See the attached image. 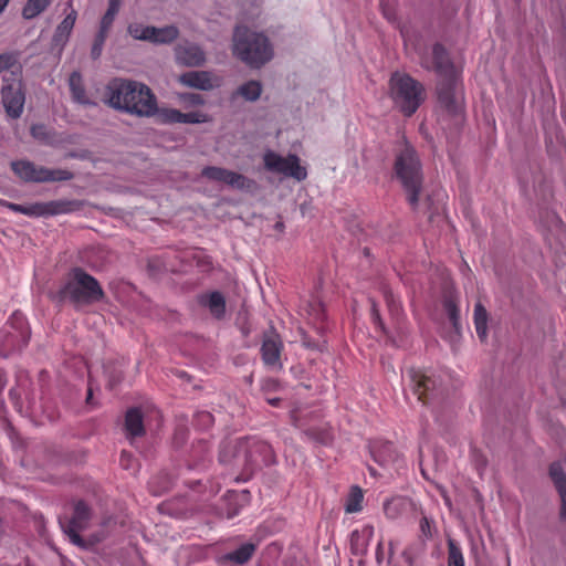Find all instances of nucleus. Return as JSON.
Segmentation results:
<instances>
[{"instance_id": "1", "label": "nucleus", "mask_w": 566, "mask_h": 566, "mask_svg": "<svg viewBox=\"0 0 566 566\" xmlns=\"http://www.w3.org/2000/svg\"><path fill=\"white\" fill-rule=\"evenodd\" d=\"M421 66L433 70L440 77L437 84L439 104L452 115L462 112V95L460 71L455 67L446 48L436 43L432 48V59L421 60Z\"/></svg>"}, {"instance_id": "2", "label": "nucleus", "mask_w": 566, "mask_h": 566, "mask_svg": "<svg viewBox=\"0 0 566 566\" xmlns=\"http://www.w3.org/2000/svg\"><path fill=\"white\" fill-rule=\"evenodd\" d=\"M106 97L111 107L138 117H151L158 112L151 90L136 81L112 80L106 86Z\"/></svg>"}, {"instance_id": "3", "label": "nucleus", "mask_w": 566, "mask_h": 566, "mask_svg": "<svg viewBox=\"0 0 566 566\" xmlns=\"http://www.w3.org/2000/svg\"><path fill=\"white\" fill-rule=\"evenodd\" d=\"M105 292L99 282L84 269L72 268L65 275L60 289L51 298L62 304L69 302L75 310L103 301Z\"/></svg>"}, {"instance_id": "4", "label": "nucleus", "mask_w": 566, "mask_h": 566, "mask_svg": "<svg viewBox=\"0 0 566 566\" xmlns=\"http://www.w3.org/2000/svg\"><path fill=\"white\" fill-rule=\"evenodd\" d=\"M394 172L412 210L418 208L423 185L422 165L415 148L406 143L396 156Z\"/></svg>"}, {"instance_id": "5", "label": "nucleus", "mask_w": 566, "mask_h": 566, "mask_svg": "<svg viewBox=\"0 0 566 566\" xmlns=\"http://www.w3.org/2000/svg\"><path fill=\"white\" fill-rule=\"evenodd\" d=\"M233 53L251 67H260L271 60L273 51L264 34L239 25L233 34Z\"/></svg>"}, {"instance_id": "6", "label": "nucleus", "mask_w": 566, "mask_h": 566, "mask_svg": "<svg viewBox=\"0 0 566 566\" xmlns=\"http://www.w3.org/2000/svg\"><path fill=\"white\" fill-rule=\"evenodd\" d=\"M389 96L406 117H411L424 102V86L407 73L394 72L389 80Z\"/></svg>"}, {"instance_id": "7", "label": "nucleus", "mask_w": 566, "mask_h": 566, "mask_svg": "<svg viewBox=\"0 0 566 566\" xmlns=\"http://www.w3.org/2000/svg\"><path fill=\"white\" fill-rule=\"evenodd\" d=\"M11 169L25 182L67 181L74 178V174L67 169H50L29 160L12 161Z\"/></svg>"}, {"instance_id": "8", "label": "nucleus", "mask_w": 566, "mask_h": 566, "mask_svg": "<svg viewBox=\"0 0 566 566\" xmlns=\"http://www.w3.org/2000/svg\"><path fill=\"white\" fill-rule=\"evenodd\" d=\"M4 334L0 349L2 356L7 357L11 353L24 348L31 337L27 317L19 311L13 312L6 325Z\"/></svg>"}, {"instance_id": "9", "label": "nucleus", "mask_w": 566, "mask_h": 566, "mask_svg": "<svg viewBox=\"0 0 566 566\" xmlns=\"http://www.w3.org/2000/svg\"><path fill=\"white\" fill-rule=\"evenodd\" d=\"M1 101L6 114L13 119L21 117L25 103V92L21 78L14 76L3 77Z\"/></svg>"}, {"instance_id": "10", "label": "nucleus", "mask_w": 566, "mask_h": 566, "mask_svg": "<svg viewBox=\"0 0 566 566\" xmlns=\"http://www.w3.org/2000/svg\"><path fill=\"white\" fill-rule=\"evenodd\" d=\"M264 167L272 172L282 174L286 177H292L297 181L306 179V168L301 166L300 158L296 155L290 154L282 157L274 151H268L263 157Z\"/></svg>"}, {"instance_id": "11", "label": "nucleus", "mask_w": 566, "mask_h": 566, "mask_svg": "<svg viewBox=\"0 0 566 566\" xmlns=\"http://www.w3.org/2000/svg\"><path fill=\"white\" fill-rule=\"evenodd\" d=\"M243 452L245 462L252 468L270 465L274 462L273 450L266 442L256 439H242L237 442V454Z\"/></svg>"}, {"instance_id": "12", "label": "nucleus", "mask_w": 566, "mask_h": 566, "mask_svg": "<svg viewBox=\"0 0 566 566\" xmlns=\"http://www.w3.org/2000/svg\"><path fill=\"white\" fill-rule=\"evenodd\" d=\"M201 175L207 179L223 182L238 190L251 191L256 187V184L253 179L221 167H205L201 171Z\"/></svg>"}, {"instance_id": "13", "label": "nucleus", "mask_w": 566, "mask_h": 566, "mask_svg": "<svg viewBox=\"0 0 566 566\" xmlns=\"http://www.w3.org/2000/svg\"><path fill=\"white\" fill-rule=\"evenodd\" d=\"M409 377L412 382V390L419 401L427 405L438 396L437 380L432 376L420 369H410Z\"/></svg>"}, {"instance_id": "14", "label": "nucleus", "mask_w": 566, "mask_h": 566, "mask_svg": "<svg viewBox=\"0 0 566 566\" xmlns=\"http://www.w3.org/2000/svg\"><path fill=\"white\" fill-rule=\"evenodd\" d=\"M92 513L91 509L84 501H77L74 504L73 515L69 522L65 532L69 534L71 541L75 544L82 543L80 532L88 526Z\"/></svg>"}, {"instance_id": "15", "label": "nucleus", "mask_w": 566, "mask_h": 566, "mask_svg": "<svg viewBox=\"0 0 566 566\" xmlns=\"http://www.w3.org/2000/svg\"><path fill=\"white\" fill-rule=\"evenodd\" d=\"M177 63L185 66H201L206 62L205 51L197 44L185 41L175 48Z\"/></svg>"}, {"instance_id": "16", "label": "nucleus", "mask_w": 566, "mask_h": 566, "mask_svg": "<svg viewBox=\"0 0 566 566\" xmlns=\"http://www.w3.org/2000/svg\"><path fill=\"white\" fill-rule=\"evenodd\" d=\"M283 344L277 334L264 337L261 346V356L264 365L282 368L280 361Z\"/></svg>"}, {"instance_id": "17", "label": "nucleus", "mask_w": 566, "mask_h": 566, "mask_svg": "<svg viewBox=\"0 0 566 566\" xmlns=\"http://www.w3.org/2000/svg\"><path fill=\"white\" fill-rule=\"evenodd\" d=\"M301 314L305 315L308 322L316 328H323L326 313L324 304L317 296H312L302 304Z\"/></svg>"}, {"instance_id": "18", "label": "nucleus", "mask_w": 566, "mask_h": 566, "mask_svg": "<svg viewBox=\"0 0 566 566\" xmlns=\"http://www.w3.org/2000/svg\"><path fill=\"white\" fill-rule=\"evenodd\" d=\"M198 303L207 307L210 314L217 319H221L226 315V298L219 291L200 294L198 296Z\"/></svg>"}, {"instance_id": "19", "label": "nucleus", "mask_w": 566, "mask_h": 566, "mask_svg": "<svg viewBox=\"0 0 566 566\" xmlns=\"http://www.w3.org/2000/svg\"><path fill=\"white\" fill-rule=\"evenodd\" d=\"M179 82L186 86L209 91L213 88L211 74L207 71H190L180 75Z\"/></svg>"}, {"instance_id": "20", "label": "nucleus", "mask_w": 566, "mask_h": 566, "mask_svg": "<svg viewBox=\"0 0 566 566\" xmlns=\"http://www.w3.org/2000/svg\"><path fill=\"white\" fill-rule=\"evenodd\" d=\"M412 503L405 496H394L384 503V513L389 520H398L407 514Z\"/></svg>"}, {"instance_id": "21", "label": "nucleus", "mask_w": 566, "mask_h": 566, "mask_svg": "<svg viewBox=\"0 0 566 566\" xmlns=\"http://www.w3.org/2000/svg\"><path fill=\"white\" fill-rule=\"evenodd\" d=\"M83 203L78 200L59 199L45 202L46 217L67 214L82 209Z\"/></svg>"}, {"instance_id": "22", "label": "nucleus", "mask_w": 566, "mask_h": 566, "mask_svg": "<svg viewBox=\"0 0 566 566\" xmlns=\"http://www.w3.org/2000/svg\"><path fill=\"white\" fill-rule=\"evenodd\" d=\"M125 430L129 438L142 437L145 433L143 413L139 408H130L125 416Z\"/></svg>"}, {"instance_id": "23", "label": "nucleus", "mask_w": 566, "mask_h": 566, "mask_svg": "<svg viewBox=\"0 0 566 566\" xmlns=\"http://www.w3.org/2000/svg\"><path fill=\"white\" fill-rule=\"evenodd\" d=\"M256 546L252 543H245L233 552L223 555L220 558L221 564L230 563L234 565H243L251 559Z\"/></svg>"}, {"instance_id": "24", "label": "nucleus", "mask_w": 566, "mask_h": 566, "mask_svg": "<svg viewBox=\"0 0 566 566\" xmlns=\"http://www.w3.org/2000/svg\"><path fill=\"white\" fill-rule=\"evenodd\" d=\"M69 86L74 102L82 105L91 104V101L85 91L82 75L78 71H74L71 73L69 77Z\"/></svg>"}, {"instance_id": "25", "label": "nucleus", "mask_w": 566, "mask_h": 566, "mask_svg": "<svg viewBox=\"0 0 566 566\" xmlns=\"http://www.w3.org/2000/svg\"><path fill=\"white\" fill-rule=\"evenodd\" d=\"M148 32L150 33L149 42L155 44H169L179 35V30L174 25H166L163 28L150 25Z\"/></svg>"}, {"instance_id": "26", "label": "nucleus", "mask_w": 566, "mask_h": 566, "mask_svg": "<svg viewBox=\"0 0 566 566\" xmlns=\"http://www.w3.org/2000/svg\"><path fill=\"white\" fill-rule=\"evenodd\" d=\"M370 452L376 462L386 465L395 460L396 451L391 442H376L370 446Z\"/></svg>"}, {"instance_id": "27", "label": "nucleus", "mask_w": 566, "mask_h": 566, "mask_svg": "<svg viewBox=\"0 0 566 566\" xmlns=\"http://www.w3.org/2000/svg\"><path fill=\"white\" fill-rule=\"evenodd\" d=\"M77 12L72 8L62 22L57 25L54 34L55 42L66 41L74 28Z\"/></svg>"}, {"instance_id": "28", "label": "nucleus", "mask_w": 566, "mask_h": 566, "mask_svg": "<svg viewBox=\"0 0 566 566\" xmlns=\"http://www.w3.org/2000/svg\"><path fill=\"white\" fill-rule=\"evenodd\" d=\"M488 312L485 307L479 302L474 306V326L478 337L484 342L488 337Z\"/></svg>"}, {"instance_id": "29", "label": "nucleus", "mask_w": 566, "mask_h": 566, "mask_svg": "<svg viewBox=\"0 0 566 566\" xmlns=\"http://www.w3.org/2000/svg\"><path fill=\"white\" fill-rule=\"evenodd\" d=\"M549 478L558 494L566 492V473L559 462H553L548 469Z\"/></svg>"}, {"instance_id": "30", "label": "nucleus", "mask_w": 566, "mask_h": 566, "mask_svg": "<svg viewBox=\"0 0 566 566\" xmlns=\"http://www.w3.org/2000/svg\"><path fill=\"white\" fill-rule=\"evenodd\" d=\"M52 0H28L22 8V17L25 20H32L51 4Z\"/></svg>"}, {"instance_id": "31", "label": "nucleus", "mask_w": 566, "mask_h": 566, "mask_svg": "<svg viewBox=\"0 0 566 566\" xmlns=\"http://www.w3.org/2000/svg\"><path fill=\"white\" fill-rule=\"evenodd\" d=\"M262 93L261 83L258 81H249L241 85L237 94L242 96L244 99L253 102L256 101Z\"/></svg>"}, {"instance_id": "32", "label": "nucleus", "mask_w": 566, "mask_h": 566, "mask_svg": "<svg viewBox=\"0 0 566 566\" xmlns=\"http://www.w3.org/2000/svg\"><path fill=\"white\" fill-rule=\"evenodd\" d=\"M448 566H464L462 549L452 538H448Z\"/></svg>"}, {"instance_id": "33", "label": "nucleus", "mask_w": 566, "mask_h": 566, "mask_svg": "<svg viewBox=\"0 0 566 566\" xmlns=\"http://www.w3.org/2000/svg\"><path fill=\"white\" fill-rule=\"evenodd\" d=\"M364 495L358 486H354L346 501L345 511L346 513H357L363 509Z\"/></svg>"}, {"instance_id": "34", "label": "nucleus", "mask_w": 566, "mask_h": 566, "mask_svg": "<svg viewBox=\"0 0 566 566\" xmlns=\"http://www.w3.org/2000/svg\"><path fill=\"white\" fill-rule=\"evenodd\" d=\"M381 293L389 313L392 316H398L401 312V302L395 296L392 291L387 285L381 286Z\"/></svg>"}, {"instance_id": "35", "label": "nucleus", "mask_w": 566, "mask_h": 566, "mask_svg": "<svg viewBox=\"0 0 566 566\" xmlns=\"http://www.w3.org/2000/svg\"><path fill=\"white\" fill-rule=\"evenodd\" d=\"M33 138L44 144H52L53 135L50 129L43 124H33L30 128Z\"/></svg>"}, {"instance_id": "36", "label": "nucleus", "mask_w": 566, "mask_h": 566, "mask_svg": "<svg viewBox=\"0 0 566 566\" xmlns=\"http://www.w3.org/2000/svg\"><path fill=\"white\" fill-rule=\"evenodd\" d=\"M150 29V25H143L142 23H130L128 25V33L130 36H133L136 40L142 41H148L150 39V33L148 30Z\"/></svg>"}, {"instance_id": "37", "label": "nucleus", "mask_w": 566, "mask_h": 566, "mask_svg": "<svg viewBox=\"0 0 566 566\" xmlns=\"http://www.w3.org/2000/svg\"><path fill=\"white\" fill-rule=\"evenodd\" d=\"M444 310L449 316V319L455 329L459 328L460 311L455 302L448 297L443 302Z\"/></svg>"}, {"instance_id": "38", "label": "nucleus", "mask_w": 566, "mask_h": 566, "mask_svg": "<svg viewBox=\"0 0 566 566\" xmlns=\"http://www.w3.org/2000/svg\"><path fill=\"white\" fill-rule=\"evenodd\" d=\"M305 434L322 444H327L332 440L331 432L325 429L310 428L305 431Z\"/></svg>"}, {"instance_id": "39", "label": "nucleus", "mask_w": 566, "mask_h": 566, "mask_svg": "<svg viewBox=\"0 0 566 566\" xmlns=\"http://www.w3.org/2000/svg\"><path fill=\"white\" fill-rule=\"evenodd\" d=\"M107 34V32L98 30L91 50L92 59L96 60L101 56Z\"/></svg>"}, {"instance_id": "40", "label": "nucleus", "mask_w": 566, "mask_h": 566, "mask_svg": "<svg viewBox=\"0 0 566 566\" xmlns=\"http://www.w3.org/2000/svg\"><path fill=\"white\" fill-rule=\"evenodd\" d=\"M23 214L28 217H46L45 202H34L24 206Z\"/></svg>"}, {"instance_id": "41", "label": "nucleus", "mask_w": 566, "mask_h": 566, "mask_svg": "<svg viewBox=\"0 0 566 566\" xmlns=\"http://www.w3.org/2000/svg\"><path fill=\"white\" fill-rule=\"evenodd\" d=\"M18 63V53L7 52L0 54V73L7 71Z\"/></svg>"}, {"instance_id": "42", "label": "nucleus", "mask_w": 566, "mask_h": 566, "mask_svg": "<svg viewBox=\"0 0 566 566\" xmlns=\"http://www.w3.org/2000/svg\"><path fill=\"white\" fill-rule=\"evenodd\" d=\"M370 316H371V321H373V324L375 325V327L377 329H379L381 333L386 334V328H385L384 322L381 319L377 303L371 298H370Z\"/></svg>"}, {"instance_id": "43", "label": "nucleus", "mask_w": 566, "mask_h": 566, "mask_svg": "<svg viewBox=\"0 0 566 566\" xmlns=\"http://www.w3.org/2000/svg\"><path fill=\"white\" fill-rule=\"evenodd\" d=\"M160 116L163 118V122L175 124V123H181L182 113L178 109L168 108L163 109L160 113Z\"/></svg>"}, {"instance_id": "44", "label": "nucleus", "mask_w": 566, "mask_h": 566, "mask_svg": "<svg viewBox=\"0 0 566 566\" xmlns=\"http://www.w3.org/2000/svg\"><path fill=\"white\" fill-rule=\"evenodd\" d=\"M117 13V10L107 8L105 14L102 17L101 20L99 31L108 33Z\"/></svg>"}, {"instance_id": "45", "label": "nucleus", "mask_w": 566, "mask_h": 566, "mask_svg": "<svg viewBox=\"0 0 566 566\" xmlns=\"http://www.w3.org/2000/svg\"><path fill=\"white\" fill-rule=\"evenodd\" d=\"M207 120V116L201 112L182 113L181 123L196 124Z\"/></svg>"}, {"instance_id": "46", "label": "nucleus", "mask_w": 566, "mask_h": 566, "mask_svg": "<svg viewBox=\"0 0 566 566\" xmlns=\"http://www.w3.org/2000/svg\"><path fill=\"white\" fill-rule=\"evenodd\" d=\"M119 464L125 470H134L136 467V460L133 454L127 451H122L119 457Z\"/></svg>"}, {"instance_id": "47", "label": "nucleus", "mask_w": 566, "mask_h": 566, "mask_svg": "<svg viewBox=\"0 0 566 566\" xmlns=\"http://www.w3.org/2000/svg\"><path fill=\"white\" fill-rule=\"evenodd\" d=\"M185 99L193 105L203 104V97L200 94L191 93L185 96Z\"/></svg>"}, {"instance_id": "48", "label": "nucleus", "mask_w": 566, "mask_h": 566, "mask_svg": "<svg viewBox=\"0 0 566 566\" xmlns=\"http://www.w3.org/2000/svg\"><path fill=\"white\" fill-rule=\"evenodd\" d=\"M420 530L424 536H427V537L431 536L430 522L427 516H422V518L420 520Z\"/></svg>"}, {"instance_id": "49", "label": "nucleus", "mask_w": 566, "mask_h": 566, "mask_svg": "<svg viewBox=\"0 0 566 566\" xmlns=\"http://www.w3.org/2000/svg\"><path fill=\"white\" fill-rule=\"evenodd\" d=\"M2 205L13 212L23 214L24 205L13 203V202H9V201H2Z\"/></svg>"}, {"instance_id": "50", "label": "nucleus", "mask_w": 566, "mask_h": 566, "mask_svg": "<svg viewBox=\"0 0 566 566\" xmlns=\"http://www.w3.org/2000/svg\"><path fill=\"white\" fill-rule=\"evenodd\" d=\"M558 495L560 497L559 517L562 521L566 522V492Z\"/></svg>"}, {"instance_id": "51", "label": "nucleus", "mask_w": 566, "mask_h": 566, "mask_svg": "<svg viewBox=\"0 0 566 566\" xmlns=\"http://www.w3.org/2000/svg\"><path fill=\"white\" fill-rule=\"evenodd\" d=\"M197 419L201 421L205 426H210L212 423V415L210 412H199L197 415Z\"/></svg>"}, {"instance_id": "52", "label": "nucleus", "mask_w": 566, "mask_h": 566, "mask_svg": "<svg viewBox=\"0 0 566 566\" xmlns=\"http://www.w3.org/2000/svg\"><path fill=\"white\" fill-rule=\"evenodd\" d=\"M382 558H384V553H382V541H380L377 545V549H376V559L378 563H381L382 562Z\"/></svg>"}, {"instance_id": "53", "label": "nucleus", "mask_w": 566, "mask_h": 566, "mask_svg": "<svg viewBox=\"0 0 566 566\" xmlns=\"http://www.w3.org/2000/svg\"><path fill=\"white\" fill-rule=\"evenodd\" d=\"M123 0H109L108 8L119 11Z\"/></svg>"}, {"instance_id": "54", "label": "nucleus", "mask_w": 566, "mask_h": 566, "mask_svg": "<svg viewBox=\"0 0 566 566\" xmlns=\"http://www.w3.org/2000/svg\"><path fill=\"white\" fill-rule=\"evenodd\" d=\"M475 462H476V467H478L479 470H483L486 467V464H488L486 459L484 457H482V455L479 457L475 460Z\"/></svg>"}, {"instance_id": "55", "label": "nucleus", "mask_w": 566, "mask_h": 566, "mask_svg": "<svg viewBox=\"0 0 566 566\" xmlns=\"http://www.w3.org/2000/svg\"><path fill=\"white\" fill-rule=\"evenodd\" d=\"M7 534V524L6 521L0 517V541L6 536Z\"/></svg>"}, {"instance_id": "56", "label": "nucleus", "mask_w": 566, "mask_h": 566, "mask_svg": "<svg viewBox=\"0 0 566 566\" xmlns=\"http://www.w3.org/2000/svg\"><path fill=\"white\" fill-rule=\"evenodd\" d=\"M86 403L87 405H93V390H92V386L91 385L88 386V389H87Z\"/></svg>"}, {"instance_id": "57", "label": "nucleus", "mask_w": 566, "mask_h": 566, "mask_svg": "<svg viewBox=\"0 0 566 566\" xmlns=\"http://www.w3.org/2000/svg\"><path fill=\"white\" fill-rule=\"evenodd\" d=\"M9 2L10 0H0V14L6 10Z\"/></svg>"}, {"instance_id": "58", "label": "nucleus", "mask_w": 566, "mask_h": 566, "mask_svg": "<svg viewBox=\"0 0 566 566\" xmlns=\"http://www.w3.org/2000/svg\"><path fill=\"white\" fill-rule=\"evenodd\" d=\"M269 402H270L272 406H277V405L280 403V399H279V398L271 399V400H269Z\"/></svg>"}, {"instance_id": "59", "label": "nucleus", "mask_w": 566, "mask_h": 566, "mask_svg": "<svg viewBox=\"0 0 566 566\" xmlns=\"http://www.w3.org/2000/svg\"><path fill=\"white\" fill-rule=\"evenodd\" d=\"M366 531L368 532L369 535H371L374 532V528H373V526H369L366 528Z\"/></svg>"}, {"instance_id": "60", "label": "nucleus", "mask_w": 566, "mask_h": 566, "mask_svg": "<svg viewBox=\"0 0 566 566\" xmlns=\"http://www.w3.org/2000/svg\"><path fill=\"white\" fill-rule=\"evenodd\" d=\"M276 228H279V229L283 228V223L282 222H277L276 223Z\"/></svg>"}, {"instance_id": "61", "label": "nucleus", "mask_w": 566, "mask_h": 566, "mask_svg": "<svg viewBox=\"0 0 566 566\" xmlns=\"http://www.w3.org/2000/svg\"><path fill=\"white\" fill-rule=\"evenodd\" d=\"M357 535H358V532H357V531H355V532H353V533H352V537H355V536H357Z\"/></svg>"}, {"instance_id": "62", "label": "nucleus", "mask_w": 566, "mask_h": 566, "mask_svg": "<svg viewBox=\"0 0 566 566\" xmlns=\"http://www.w3.org/2000/svg\"><path fill=\"white\" fill-rule=\"evenodd\" d=\"M114 385H115V380H114V381H113V380H112V381H109V386H111V388H112Z\"/></svg>"}]
</instances>
